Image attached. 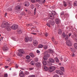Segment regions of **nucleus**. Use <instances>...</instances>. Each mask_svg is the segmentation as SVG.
<instances>
[{"label": "nucleus", "instance_id": "nucleus-1", "mask_svg": "<svg viewBox=\"0 0 77 77\" xmlns=\"http://www.w3.org/2000/svg\"><path fill=\"white\" fill-rule=\"evenodd\" d=\"M54 24H55V22L53 20H48V23H47L46 25L47 26L49 27H51L50 25H51V26H53V25H54Z\"/></svg>", "mask_w": 77, "mask_h": 77}, {"label": "nucleus", "instance_id": "nucleus-2", "mask_svg": "<svg viewBox=\"0 0 77 77\" xmlns=\"http://www.w3.org/2000/svg\"><path fill=\"white\" fill-rule=\"evenodd\" d=\"M45 55L43 57V59L45 60H47L48 59L47 57H50V55L49 53H48L47 52H45Z\"/></svg>", "mask_w": 77, "mask_h": 77}, {"label": "nucleus", "instance_id": "nucleus-3", "mask_svg": "<svg viewBox=\"0 0 77 77\" xmlns=\"http://www.w3.org/2000/svg\"><path fill=\"white\" fill-rule=\"evenodd\" d=\"M24 51L22 49L19 50V52L17 53V55L18 56H20L21 57L23 55L22 54H24Z\"/></svg>", "mask_w": 77, "mask_h": 77}, {"label": "nucleus", "instance_id": "nucleus-4", "mask_svg": "<svg viewBox=\"0 0 77 77\" xmlns=\"http://www.w3.org/2000/svg\"><path fill=\"white\" fill-rule=\"evenodd\" d=\"M56 69V68L55 66H50L49 68V71L50 72H53V71H54V70Z\"/></svg>", "mask_w": 77, "mask_h": 77}, {"label": "nucleus", "instance_id": "nucleus-5", "mask_svg": "<svg viewBox=\"0 0 77 77\" xmlns=\"http://www.w3.org/2000/svg\"><path fill=\"white\" fill-rule=\"evenodd\" d=\"M18 25L15 24L13 25L12 26L11 29L13 30H16V29H18Z\"/></svg>", "mask_w": 77, "mask_h": 77}, {"label": "nucleus", "instance_id": "nucleus-6", "mask_svg": "<svg viewBox=\"0 0 77 77\" xmlns=\"http://www.w3.org/2000/svg\"><path fill=\"white\" fill-rule=\"evenodd\" d=\"M48 60L50 62H51L49 64V65L50 66L52 65V63H54V59H53L50 58Z\"/></svg>", "mask_w": 77, "mask_h": 77}, {"label": "nucleus", "instance_id": "nucleus-7", "mask_svg": "<svg viewBox=\"0 0 77 77\" xmlns=\"http://www.w3.org/2000/svg\"><path fill=\"white\" fill-rule=\"evenodd\" d=\"M35 65L37 68H40L42 64L40 62H37L35 64Z\"/></svg>", "mask_w": 77, "mask_h": 77}, {"label": "nucleus", "instance_id": "nucleus-8", "mask_svg": "<svg viewBox=\"0 0 77 77\" xmlns=\"http://www.w3.org/2000/svg\"><path fill=\"white\" fill-rule=\"evenodd\" d=\"M66 44L67 45H68V46H69V47L72 46V43L69 40L66 41Z\"/></svg>", "mask_w": 77, "mask_h": 77}, {"label": "nucleus", "instance_id": "nucleus-9", "mask_svg": "<svg viewBox=\"0 0 77 77\" xmlns=\"http://www.w3.org/2000/svg\"><path fill=\"white\" fill-rule=\"evenodd\" d=\"M43 71H48V67L44 65H43Z\"/></svg>", "mask_w": 77, "mask_h": 77}, {"label": "nucleus", "instance_id": "nucleus-10", "mask_svg": "<svg viewBox=\"0 0 77 77\" xmlns=\"http://www.w3.org/2000/svg\"><path fill=\"white\" fill-rule=\"evenodd\" d=\"M33 45L34 46H37L38 45V41L36 40H34L33 41Z\"/></svg>", "mask_w": 77, "mask_h": 77}, {"label": "nucleus", "instance_id": "nucleus-11", "mask_svg": "<svg viewBox=\"0 0 77 77\" xmlns=\"http://www.w3.org/2000/svg\"><path fill=\"white\" fill-rule=\"evenodd\" d=\"M19 75L21 77H24V73H23V71H22L21 70H20V72Z\"/></svg>", "mask_w": 77, "mask_h": 77}, {"label": "nucleus", "instance_id": "nucleus-12", "mask_svg": "<svg viewBox=\"0 0 77 77\" xmlns=\"http://www.w3.org/2000/svg\"><path fill=\"white\" fill-rule=\"evenodd\" d=\"M8 25V23L6 22L5 23H3L1 25V27L3 28H5L6 26Z\"/></svg>", "mask_w": 77, "mask_h": 77}, {"label": "nucleus", "instance_id": "nucleus-13", "mask_svg": "<svg viewBox=\"0 0 77 77\" xmlns=\"http://www.w3.org/2000/svg\"><path fill=\"white\" fill-rule=\"evenodd\" d=\"M68 5L69 6L68 7V8L69 9H70V8H71V6H72V3L71 2H70L69 1L68 2Z\"/></svg>", "mask_w": 77, "mask_h": 77}, {"label": "nucleus", "instance_id": "nucleus-14", "mask_svg": "<svg viewBox=\"0 0 77 77\" xmlns=\"http://www.w3.org/2000/svg\"><path fill=\"white\" fill-rule=\"evenodd\" d=\"M59 23H60V20H59V19L58 18L56 19L55 23H56V24H59Z\"/></svg>", "mask_w": 77, "mask_h": 77}, {"label": "nucleus", "instance_id": "nucleus-15", "mask_svg": "<svg viewBox=\"0 0 77 77\" xmlns=\"http://www.w3.org/2000/svg\"><path fill=\"white\" fill-rule=\"evenodd\" d=\"M3 50L4 51H6L8 50V48L6 46H4L3 48Z\"/></svg>", "mask_w": 77, "mask_h": 77}, {"label": "nucleus", "instance_id": "nucleus-16", "mask_svg": "<svg viewBox=\"0 0 77 77\" xmlns=\"http://www.w3.org/2000/svg\"><path fill=\"white\" fill-rule=\"evenodd\" d=\"M56 72L58 74H61L62 73V71L60 70H57L56 71Z\"/></svg>", "mask_w": 77, "mask_h": 77}, {"label": "nucleus", "instance_id": "nucleus-17", "mask_svg": "<svg viewBox=\"0 0 77 77\" xmlns=\"http://www.w3.org/2000/svg\"><path fill=\"white\" fill-rule=\"evenodd\" d=\"M54 60L57 63H59V59L57 57H56L55 58H54Z\"/></svg>", "mask_w": 77, "mask_h": 77}, {"label": "nucleus", "instance_id": "nucleus-18", "mask_svg": "<svg viewBox=\"0 0 77 77\" xmlns=\"http://www.w3.org/2000/svg\"><path fill=\"white\" fill-rule=\"evenodd\" d=\"M22 32H23L22 30L20 29L18 30V33L19 34H21V33H22Z\"/></svg>", "mask_w": 77, "mask_h": 77}, {"label": "nucleus", "instance_id": "nucleus-19", "mask_svg": "<svg viewBox=\"0 0 77 77\" xmlns=\"http://www.w3.org/2000/svg\"><path fill=\"white\" fill-rule=\"evenodd\" d=\"M29 37H25V42H28L29 41Z\"/></svg>", "mask_w": 77, "mask_h": 77}, {"label": "nucleus", "instance_id": "nucleus-20", "mask_svg": "<svg viewBox=\"0 0 77 77\" xmlns=\"http://www.w3.org/2000/svg\"><path fill=\"white\" fill-rule=\"evenodd\" d=\"M7 29L8 31H10L11 30V27L10 26H7Z\"/></svg>", "mask_w": 77, "mask_h": 77}, {"label": "nucleus", "instance_id": "nucleus-21", "mask_svg": "<svg viewBox=\"0 0 77 77\" xmlns=\"http://www.w3.org/2000/svg\"><path fill=\"white\" fill-rule=\"evenodd\" d=\"M42 63L43 65H44V66H45V65H47V62L45 61H43Z\"/></svg>", "mask_w": 77, "mask_h": 77}, {"label": "nucleus", "instance_id": "nucleus-22", "mask_svg": "<svg viewBox=\"0 0 77 77\" xmlns=\"http://www.w3.org/2000/svg\"><path fill=\"white\" fill-rule=\"evenodd\" d=\"M52 15H56V12L55 11H52Z\"/></svg>", "mask_w": 77, "mask_h": 77}, {"label": "nucleus", "instance_id": "nucleus-23", "mask_svg": "<svg viewBox=\"0 0 77 77\" xmlns=\"http://www.w3.org/2000/svg\"><path fill=\"white\" fill-rule=\"evenodd\" d=\"M29 55L31 57H35V56L32 53H31L29 54Z\"/></svg>", "mask_w": 77, "mask_h": 77}, {"label": "nucleus", "instance_id": "nucleus-24", "mask_svg": "<svg viewBox=\"0 0 77 77\" xmlns=\"http://www.w3.org/2000/svg\"><path fill=\"white\" fill-rule=\"evenodd\" d=\"M74 6H77V1L73 3Z\"/></svg>", "mask_w": 77, "mask_h": 77}, {"label": "nucleus", "instance_id": "nucleus-25", "mask_svg": "<svg viewBox=\"0 0 77 77\" xmlns=\"http://www.w3.org/2000/svg\"><path fill=\"white\" fill-rule=\"evenodd\" d=\"M74 46L76 50H77V43H75L74 44Z\"/></svg>", "mask_w": 77, "mask_h": 77}, {"label": "nucleus", "instance_id": "nucleus-26", "mask_svg": "<svg viewBox=\"0 0 77 77\" xmlns=\"http://www.w3.org/2000/svg\"><path fill=\"white\" fill-rule=\"evenodd\" d=\"M44 47V46L42 44H40L38 46V48H42Z\"/></svg>", "mask_w": 77, "mask_h": 77}, {"label": "nucleus", "instance_id": "nucleus-27", "mask_svg": "<svg viewBox=\"0 0 77 77\" xmlns=\"http://www.w3.org/2000/svg\"><path fill=\"white\" fill-rule=\"evenodd\" d=\"M58 34H59V35H61L62 34V31L60 29H59L58 30Z\"/></svg>", "mask_w": 77, "mask_h": 77}, {"label": "nucleus", "instance_id": "nucleus-28", "mask_svg": "<svg viewBox=\"0 0 77 77\" xmlns=\"http://www.w3.org/2000/svg\"><path fill=\"white\" fill-rule=\"evenodd\" d=\"M16 10H18V9H20V7L19 6H17L15 8Z\"/></svg>", "mask_w": 77, "mask_h": 77}, {"label": "nucleus", "instance_id": "nucleus-29", "mask_svg": "<svg viewBox=\"0 0 77 77\" xmlns=\"http://www.w3.org/2000/svg\"><path fill=\"white\" fill-rule=\"evenodd\" d=\"M49 51L50 53H54V51H53L52 50H51V49L49 50Z\"/></svg>", "mask_w": 77, "mask_h": 77}, {"label": "nucleus", "instance_id": "nucleus-30", "mask_svg": "<svg viewBox=\"0 0 77 77\" xmlns=\"http://www.w3.org/2000/svg\"><path fill=\"white\" fill-rule=\"evenodd\" d=\"M30 63L32 65H35V62L34 61H32Z\"/></svg>", "mask_w": 77, "mask_h": 77}, {"label": "nucleus", "instance_id": "nucleus-31", "mask_svg": "<svg viewBox=\"0 0 77 77\" xmlns=\"http://www.w3.org/2000/svg\"><path fill=\"white\" fill-rule=\"evenodd\" d=\"M26 2L27 3V4H25V6H29V2Z\"/></svg>", "mask_w": 77, "mask_h": 77}, {"label": "nucleus", "instance_id": "nucleus-32", "mask_svg": "<svg viewBox=\"0 0 77 77\" xmlns=\"http://www.w3.org/2000/svg\"><path fill=\"white\" fill-rule=\"evenodd\" d=\"M30 58V57L29 55H27L26 57V59H29Z\"/></svg>", "mask_w": 77, "mask_h": 77}, {"label": "nucleus", "instance_id": "nucleus-33", "mask_svg": "<svg viewBox=\"0 0 77 77\" xmlns=\"http://www.w3.org/2000/svg\"><path fill=\"white\" fill-rule=\"evenodd\" d=\"M63 6H64V7H66V6H67V4H66V3L65 2L63 3Z\"/></svg>", "mask_w": 77, "mask_h": 77}, {"label": "nucleus", "instance_id": "nucleus-34", "mask_svg": "<svg viewBox=\"0 0 77 77\" xmlns=\"http://www.w3.org/2000/svg\"><path fill=\"white\" fill-rule=\"evenodd\" d=\"M24 73L26 75H28V74H29V72H28L25 71V72Z\"/></svg>", "mask_w": 77, "mask_h": 77}, {"label": "nucleus", "instance_id": "nucleus-35", "mask_svg": "<svg viewBox=\"0 0 77 77\" xmlns=\"http://www.w3.org/2000/svg\"><path fill=\"white\" fill-rule=\"evenodd\" d=\"M70 49L72 51H73L75 50V49H74V48H70Z\"/></svg>", "mask_w": 77, "mask_h": 77}, {"label": "nucleus", "instance_id": "nucleus-36", "mask_svg": "<svg viewBox=\"0 0 77 77\" xmlns=\"http://www.w3.org/2000/svg\"><path fill=\"white\" fill-rule=\"evenodd\" d=\"M43 48L45 50H47V45L44 46Z\"/></svg>", "mask_w": 77, "mask_h": 77}, {"label": "nucleus", "instance_id": "nucleus-37", "mask_svg": "<svg viewBox=\"0 0 77 77\" xmlns=\"http://www.w3.org/2000/svg\"><path fill=\"white\" fill-rule=\"evenodd\" d=\"M60 69L62 71H64V67H61Z\"/></svg>", "mask_w": 77, "mask_h": 77}, {"label": "nucleus", "instance_id": "nucleus-38", "mask_svg": "<svg viewBox=\"0 0 77 77\" xmlns=\"http://www.w3.org/2000/svg\"><path fill=\"white\" fill-rule=\"evenodd\" d=\"M35 62H38V58H35Z\"/></svg>", "mask_w": 77, "mask_h": 77}, {"label": "nucleus", "instance_id": "nucleus-39", "mask_svg": "<svg viewBox=\"0 0 77 77\" xmlns=\"http://www.w3.org/2000/svg\"><path fill=\"white\" fill-rule=\"evenodd\" d=\"M68 35H66V37L65 38V39L66 40H67V39H68Z\"/></svg>", "mask_w": 77, "mask_h": 77}, {"label": "nucleus", "instance_id": "nucleus-40", "mask_svg": "<svg viewBox=\"0 0 77 77\" xmlns=\"http://www.w3.org/2000/svg\"><path fill=\"white\" fill-rule=\"evenodd\" d=\"M69 17V15L68 14H66L65 15H64V17H66L67 18V17Z\"/></svg>", "mask_w": 77, "mask_h": 77}, {"label": "nucleus", "instance_id": "nucleus-41", "mask_svg": "<svg viewBox=\"0 0 77 77\" xmlns=\"http://www.w3.org/2000/svg\"><path fill=\"white\" fill-rule=\"evenodd\" d=\"M29 41H30L31 42V41H32V38L30 37V38H29Z\"/></svg>", "mask_w": 77, "mask_h": 77}, {"label": "nucleus", "instance_id": "nucleus-42", "mask_svg": "<svg viewBox=\"0 0 77 77\" xmlns=\"http://www.w3.org/2000/svg\"><path fill=\"white\" fill-rule=\"evenodd\" d=\"M63 37L65 38V36H66V35H65V33L63 32Z\"/></svg>", "mask_w": 77, "mask_h": 77}, {"label": "nucleus", "instance_id": "nucleus-43", "mask_svg": "<svg viewBox=\"0 0 77 77\" xmlns=\"http://www.w3.org/2000/svg\"><path fill=\"white\" fill-rule=\"evenodd\" d=\"M29 77H35V76L34 75H29Z\"/></svg>", "mask_w": 77, "mask_h": 77}, {"label": "nucleus", "instance_id": "nucleus-44", "mask_svg": "<svg viewBox=\"0 0 77 77\" xmlns=\"http://www.w3.org/2000/svg\"><path fill=\"white\" fill-rule=\"evenodd\" d=\"M31 2H32V3H35V0H31Z\"/></svg>", "mask_w": 77, "mask_h": 77}, {"label": "nucleus", "instance_id": "nucleus-45", "mask_svg": "<svg viewBox=\"0 0 77 77\" xmlns=\"http://www.w3.org/2000/svg\"><path fill=\"white\" fill-rule=\"evenodd\" d=\"M31 9H33V8H34V5H31Z\"/></svg>", "mask_w": 77, "mask_h": 77}, {"label": "nucleus", "instance_id": "nucleus-46", "mask_svg": "<svg viewBox=\"0 0 77 77\" xmlns=\"http://www.w3.org/2000/svg\"><path fill=\"white\" fill-rule=\"evenodd\" d=\"M8 74H6V73H5V74H4V77H8Z\"/></svg>", "mask_w": 77, "mask_h": 77}, {"label": "nucleus", "instance_id": "nucleus-47", "mask_svg": "<svg viewBox=\"0 0 77 77\" xmlns=\"http://www.w3.org/2000/svg\"><path fill=\"white\" fill-rule=\"evenodd\" d=\"M31 34L32 35H36V33H34V32H31Z\"/></svg>", "mask_w": 77, "mask_h": 77}, {"label": "nucleus", "instance_id": "nucleus-48", "mask_svg": "<svg viewBox=\"0 0 77 77\" xmlns=\"http://www.w3.org/2000/svg\"><path fill=\"white\" fill-rule=\"evenodd\" d=\"M45 36H48V33L47 32H46L45 33Z\"/></svg>", "mask_w": 77, "mask_h": 77}, {"label": "nucleus", "instance_id": "nucleus-49", "mask_svg": "<svg viewBox=\"0 0 77 77\" xmlns=\"http://www.w3.org/2000/svg\"><path fill=\"white\" fill-rule=\"evenodd\" d=\"M29 26H33V23H30L29 24H28Z\"/></svg>", "mask_w": 77, "mask_h": 77}, {"label": "nucleus", "instance_id": "nucleus-50", "mask_svg": "<svg viewBox=\"0 0 77 77\" xmlns=\"http://www.w3.org/2000/svg\"><path fill=\"white\" fill-rule=\"evenodd\" d=\"M12 10V8H10V9L8 8V11H11Z\"/></svg>", "mask_w": 77, "mask_h": 77}, {"label": "nucleus", "instance_id": "nucleus-51", "mask_svg": "<svg viewBox=\"0 0 77 77\" xmlns=\"http://www.w3.org/2000/svg\"><path fill=\"white\" fill-rule=\"evenodd\" d=\"M52 40L53 41H54V37H52Z\"/></svg>", "mask_w": 77, "mask_h": 77}, {"label": "nucleus", "instance_id": "nucleus-52", "mask_svg": "<svg viewBox=\"0 0 77 77\" xmlns=\"http://www.w3.org/2000/svg\"><path fill=\"white\" fill-rule=\"evenodd\" d=\"M61 15H64V12H63L61 13Z\"/></svg>", "mask_w": 77, "mask_h": 77}, {"label": "nucleus", "instance_id": "nucleus-53", "mask_svg": "<svg viewBox=\"0 0 77 77\" xmlns=\"http://www.w3.org/2000/svg\"><path fill=\"white\" fill-rule=\"evenodd\" d=\"M50 17H51V18L52 17V19H54V16H52L51 15L50 16Z\"/></svg>", "mask_w": 77, "mask_h": 77}, {"label": "nucleus", "instance_id": "nucleus-54", "mask_svg": "<svg viewBox=\"0 0 77 77\" xmlns=\"http://www.w3.org/2000/svg\"><path fill=\"white\" fill-rule=\"evenodd\" d=\"M75 56V55L74 54H72V57H74V56Z\"/></svg>", "mask_w": 77, "mask_h": 77}, {"label": "nucleus", "instance_id": "nucleus-55", "mask_svg": "<svg viewBox=\"0 0 77 77\" xmlns=\"http://www.w3.org/2000/svg\"><path fill=\"white\" fill-rule=\"evenodd\" d=\"M36 51L37 53H40V51L38 50H37Z\"/></svg>", "mask_w": 77, "mask_h": 77}, {"label": "nucleus", "instance_id": "nucleus-56", "mask_svg": "<svg viewBox=\"0 0 77 77\" xmlns=\"http://www.w3.org/2000/svg\"><path fill=\"white\" fill-rule=\"evenodd\" d=\"M71 33H69V37L71 36Z\"/></svg>", "mask_w": 77, "mask_h": 77}, {"label": "nucleus", "instance_id": "nucleus-57", "mask_svg": "<svg viewBox=\"0 0 77 77\" xmlns=\"http://www.w3.org/2000/svg\"><path fill=\"white\" fill-rule=\"evenodd\" d=\"M34 68H29V70H33V69Z\"/></svg>", "mask_w": 77, "mask_h": 77}, {"label": "nucleus", "instance_id": "nucleus-58", "mask_svg": "<svg viewBox=\"0 0 77 77\" xmlns=\"http://www.w3.org/2000/svg\"><path fill=\"white\" fill-rule=\"evenodd\" d=\"M71 38H72V39H75V38H74V35H72V36H71Z\"/></svg>", "mask_w": 77, "mask_h": 77}, {"label": "nucleus", "instance_id": "nucleus-59", "mask_svg": "<svg viewBox=\"0 0 77 77\" xmlns=\"http://www.w3.org/2000/svg\"><path fill=\"white\" fill-rule=\"evenodd\" d=\"M8 67H9V66H5V68H8Z\"/></svg>", "mask_w": 77, "mask_h": 77}, {"label": "nucleus", "instance_id": "nucleus-60", "mask_svg": "<svg viewBox=\"0 0 77 77\" xmlns=\"http://www.w3.org/2000/svg\"><path fill=\"white\" fill-rule=\"evenodd\" d=\"M36 8H35L34 10V12H36Z\"/></svg>", "mask_w": 77, "mask_h": 77}, {"label": "nucleus", "instance_id": "nucleus-61", "mask_svg": "<svg viewBox=\"0 0 77 77\" xmlns=\"http://www.w3.org/2000/svg\"><path fill=\"white\" fill-rule=\"evenodd\" d=\"M45 2V0H44L42 2L43 3H44Z\"/></svg>", "mask_w": 77, "mask_h": 77}, {"label": "nucleus", "instance_id": "nucleus-62", "mask_svg": "<svg viewBox=\"0 0 77 77\" xmlns=\"http://www.w3.org/2000/svg\"><path fill=\"white\" fill-rule=\"evenodd\" d=\"M36 2H40V1H41V0H36Z\"/></svg>", "mask_w": 77, "mask_h": 77}, {"label": "nucleus", "instance_id": "nucleus-63", "mask_svg": "<svg viewBox=\"0 0 77 77\" xmlns=\"http://www.w3.org/2000/svg\"><path fill=\"white\" fill-rule=\"evenodd\" d=\"M57 43H58V42H55V44H57Z\"/></svg>", "mask_w": 77, "mask_h": 77}, {"label": "nucleus", "instance_id": "nucleus-64", "mask_svg": "<svg viewBox=\"0 0 77 77\" xmlns=\"http://www.w3.org/2000/svg\"><path fill=\"white\" fill-rule=\"evenodd\" d=\"M63 16H64V15H61V17H62V18H63Z\"/></svg>", "mask_w": 77, "mask_h": 77}]
</instances>
